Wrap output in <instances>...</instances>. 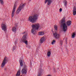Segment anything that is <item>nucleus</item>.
Here are the masks:
<instances>
[{"label": "nucleus", "mask_w": 76, "mask_h": 76, "mask_svg": "<svg viewBox=\"0 0 76 76\" xmlns=\"http://www.w3.org/2000/svg\"><path fill=\"white\" fill-rule=\"evenodd\" d=\"M39 16V12L35 13L33 16H30L28 19V20L31 23H35L36 20L38 19Z\"/></svg>", "instance_id": "nucleus-1"}, {"label": "nucleus", "mask_w": 76, "mask_h": 76, "mask_svg": "<svg viewBox=\"0 0 76 76\" xmlns=\"http://www.w3.org/2000/svg\"><path fill=\"white\" fill-rule=\"evenodd\" d=\"M32 28L31 30V32L33 34H36V32L35 31L36 30H37L39 29L40 25H39V24L38 23H35L33 24L31 26Z\"/></svg>", "instance_id": "nucleus-2"}, {"label": "nucleus", "mask_w": 76, "mask_h": 76, "mask_svg": "<svg viewBox=\"0 0 76 76\" xmlns=\"http://www.w3.org/2000/svg\"><path fill=\"white\" fill-rule=\"evenodd\" d=\"M65 17L63 18L61 20V27L62 28L63 31L65 32L67 30V25L65 23Z\"/></svg>", "instance_id": "nucleus-3"}, {"label": "nucleus", "mask_w": 76, "mask_h": 76, "mask_svg": "<svg viewBox=\"0 0 76 76\" xmlns=\"http://www.w3.org/2000/svg\"><path fill=\"white\" fill-rule=\"evenodd\" d=\"M25 6V3L21 4H20L19 7L18 8V9L16 11V14H18L19 13V12H20L22 9H23Z\"/></svg>", "instance_id": "nucleus-4"}, {"label": "nucleus", "mask_w": 76, "mask_h": 76, "mask_svg": "<svg viewBox=\"0 0 76 76\" xmlns=\"http://www.w3.org/2000/svg\"><path fill=\"white\" fill-rule=\"evenodd\" d=\"M17 7V3L15 2L14 5V6L13 7L12 11V17L13 18L14 16V15H15V12L16 11V9Z\"/></svg>", "instance_id": "nucleus-5"}, {"label": "nucleus", "mask_w": 76, "mask_h": 76, "mask_svg": "<svg viewBox=\"0 0 76 76\" xmlns=\"http://www.w3.org/2000/svg\"><path fill=\"white\" fill-rule=\"evenodd\" d=\"M24 68L23 69L21 70V72L22 74H26L27 73V69L28 68L27 66L25 65L24 66Z\"/></svg>", "instance_id": "nucleus-6"}, {"label": "nucleus", "mask_w": 76, "mask_h": 76, "mask_svg": "<svg viewBox=\"0 0 76 76\" xmlns=\"http://www.w3.org/2000/svg\"><path fill=\"white\" fill-rule=\"evenodd\" d=\"M7 57H5L4 58V59L2 61V64L1 65V67H3L4 66H5V64H6L7 62Z\"/></svg>", "instance_id": "nucleus-7"}, {"label": "nucleus", "mask_w": 76, "mask_h": 76, "mask_svg": "<svg viewBox=\"0 0 76 76\" xmlns=\"http://www.w3.org/2000/svg\"><path fill=\"white\" fill-rule=\"evenodd\" d=\"M53 35L55 38H56V39H59L60 37V35L57 33V32L53 34Z\"/></svg>", "instance_id": "nucleus-8"}, {"label": "nucleus", "mask_w": 76, "mask_h": 76, "mask_svg": "<svg viewBox=\"0 0 76 76\" xmlns=\"http://www.w3.org/2000/svg\"><path fill=\"white\" fill-rule=\"evenodd\" d=\"M2 29L4 31H6L7 30V26L6 24H2L1 25Z\"/></svg>", "instance_id": "nucleus-9"}, {"label": "nucleus", "mask_w": 76, "mask_h": 76, "mask_svg": "<svg viewBox=\"0 0 76 76\" xmlns=\"http://www.w3.org/2000/svg\"><path fill=\"white\" fill-rule=\"evenodd\" d=\"M42 72V68L41 67L39 68L38 69V72L37 74V76H41V72Z\"/></svg>", "instance_id": "nucleus-10"}, {"label": "nucleus", "mask_w": 76, "mask_h": 76, "mask_svg": "<svg viewBox=\"0 0 76 76\" xmlns=\"http://www.w3.org/2000/svg\"><path fill=\"white\" fill-rule=\"evenodd\" d=\"M45 41V38L44 37H42L40 40V42L41 44H42Z\"/></svg>", "instance_id": "nucleus-11"}, {"label": "nucleus", "mask_w": 76, "mask_h": 76, "mask_svg": "<svg viewBox=\"0 0 76 76\" xmlns=\"http://www.w3.org/2000/svg\"><path fill=\"white\" fill-rule=\"evenodd\" d=\"M48 1V5H50V4H51V0H45V3H47Z\"/></svg>", "instance_id": "nucleus-12"}, {"label": "nucleus", "mask_w": 76, "mask_h": 76, "mask_svg": "<svg viewBox=\"0 0 76 76\" xmlns=\"http://www.w3.org/2000/svg\"><path fill=\"white\" fill-rule=\"evenodd\" d=\"M27 35L26 34L25 35H24L22 38V41H26V40Z\"/></svg>", "instance_id": "nucleus-13"}, {"label": "nucleus", "mask_w": 76, "mask_h": 76, "mask_svg": "<svg viewBox=\"0 0 76 76\" xmlns=\"http://www.w3.org/2000/svg\"><path fill=\"white\" fill-rule=\"evenodd\" d=\"M73 15L75 16V15H76V7H74L73 8Z\"/></svg>", "instance_id": "nucleus-14"}, {"label": "nucleus", "mask_w": 76, "mask_h": 76, "mask_svg": "<svg viewBox=\"0 0 76 76\" xmlns=\"http://www.w3.org/2000/svg\"><path fill=\"white\" fill-rule=\"evenodd\" d=\"M17 47L16 46V45H14L13 46V47H12V51H13V52L15 51V50H16V49Z\"/></svg>", "instance_id": "nucleus-15"}, {"label": "nucleus", "mask_w": 76, "mask_h": 76, "mask_svg": "<svg viewBox=\"0 0 76 76\" xmlns=\"http://www.w3.org/2000/svg\"><path fill=\"white\" fill-rule=\"evenodd\" d=\"M72 21L70 20H68L67 22V24L68 26H70L71 25Z\"/></svg>", "instance_id": "nucleus-16"}, {"label": "nucleus", "mask_w": 76, "mask_h": 76, "mask_svg": "<svg viewBox=\"0 0 76 76\" xmlns=\"http://www.w3.org/2000/svg\"><path fill=\"white\" fill-rule=\"evenodd\" d=\"M76 35V33L75 32H73L72 35L71 36V37L72 38H74Z\"/></svg>", "instance_id": "nucleus-17"}, {"label": "nucleus", "mask_w": 76, "mask_h": 76, "mask_svg": "<svg viewBox=\"0 0 76 76\" xmlns=\"http://www.w3.org/2000/svg\"><path fill=\"white\" fill-rule=\"evenodd\" d=\"M19 61L20 62V66H21V67H22V66H23V61H22V60H19Z\"/></svg>", "instance_id": "nucleus-18"}, {"label": "nucleus", "mask_w": 76, "mask_h": 76, "mask_svg": "<svg viewBox=\"0 0 76 76\" xmlns=\"http://www.w3.org/2000/svg\"><path fill=\"white\" fill-rule=\"evenodd\" d=\"M45 34V33L44 31H40L39 33V35H43Z\"/></svg>", "instance_id": "nucleus-19"}, {"label": "nucleus", "mask_w": 76, "mask_h": 76, "mask_svg": "<svg viewBox=\"0 0 76 76\" xmlns=\"http://www.w3.org/2000/svg\"><path fill=\"white\" fill-rule=\"evenodd\" d=\"M12 31L14 32H16V28L15 27H13L12 29Z\"/></svg>", "instance_id": "nucleus-20"}, {"label": "nucleus", "mask_w": 76, "mask_h": 76, "mask_svg": "<svg viewBox=\"0 0 76 76\" xmlns=\"http://www.w3.org/2000/svg\"><path fill=\"white\" fill-rule=\"evenodd\" d=\"M51 55V52L49 51L47 53V56L48 57H50Z\"/></svg>", "instance_id": "nucleus-21"}, {"label": "nucleus", "mask_w": 76, "mask_h": 76, "mask_svg": "<svg viewBox=\"0 0 76 76\" xmlns=\"http://www.w3.org/2000/svg\"><path fill=\"white\" fill-rule=\"evenodd\" d=\"M64 6L65 7H67V1H66V0H64Z\"/></svg>", "instance_id": "nucleus-22"}, {"label": "nucleus", "mask_w": 76, "mask_h": 76, "mask_svg": "<svg viewBox=\"0 0 76 76\" xmlns=\"http://www.w3.org/2000/svg\"><path fill=\"white\" fill-rule=\"evenodd\" d=\"M0 3L1 4H4V2L3 0H0Z\"/></svg>", "instance_id": "nucleus-23"}, {"label": "nucleus", "mask_w": 76, "mask_h": 76, "mask_svg": "<svg viewBox=\"0 0 76 76\" xmlns=\"http://www.w3.org/2000/svg\"><path fill=\"white\" fill-rule=\"evenodd\" d=\"M56 44V41L55 40H53L52 42V44L53 45V44Z\"/></svg>", "instance_id": "nucleus-24"}, {"label": "nucleus", "mask_w": 76, "mask_h": 76, "mask_svg": "<svg viewBox=\"0 0 76 76\" xmlns=\"http://www.w3.org/2000/svg\"><path fill=\"white\" fill-rule=\"evenodd\" d=\"M23 42L24 43H25L26 45H28V41L27 40H25L24 41H23Z\"/></svg>", "instance_id": "nucleus-25"}, {"label": "nucleus", "mask_w": 76, "mask_h": 76, "mask_svg": "<svg viewBox=\"0 0 76 76\" xmlns=\"http://www.w3.org/2000/svg\"><path fill=\"white\" fill-rule=\"evenodd\" d=\"M54 28L55 30L56 31H57V26H54Z\"/></svg>", "instance_id": "nucleus-26"}, {"label": "nucleus", "mask_w": 76, "mask_h": 76, "mask_svg": "<svg viewBox=\"0 0 76 76\" xmlns=\"http://www.w3.org/2000/svg\"><path fill=\"white\" fill-rule=\"evenodd\" d=\"M60 45H63V42H62V41H60Z\"/></svg>", "instance_id": "nucleus-27"}, {"label": "nucleus", "mask_w": 76, "mask_h": 76, "mask_svg": "<svg viewBox=\"0 0 76 76\" xmlns=\"http://www.w3.org/2000/svg\"><path fill=\"white\" fill-rule=\"evenodd\" d=\"M18 43V41H15V45H16V44H17V43Z\"/></svg>", "instance_id": "nucleus-28"}, {"label": "nucleus", "mask_w": 76, "mask_h": 76, "mask_svg": "<svg viewBox=\"0 0 76 76\" xmlns=\"http://www.w3.org/2000/svg\"><path fill=\"white\" fill-rule=\"evenodd\" d=\"M59 11L60 12H61L62 11V8H61L59 9Z\"/></svg>", "instance_id": "nucleus-29"}, {"label": "nucleus", "mask_w": 76, "mask_h": 76, "mask_svg": "<svg viewBox=\"0 0 76 76\" xmlns=\"http://www.w3.org/2000/svg\"><path fill=\"white\" fill-rule=\"evenodd\" d=\"M26 33V32L25 31V32H24L23 33V34H25V33Z\"/></svg>", "instance_id": "nucleus-30"}, {"label": "nucleus", "mask_w": 76, "mask_h": 76, "mask_svg": "<svg viewBox=\"0 0 76 76\" xmlns=\"http://www.w3.org/2000/svg\"><path fill=\"white\" fill-rule=\"evenodd\" d=\"M51 32H53V30L52 29L51 31Z\"/></svg>", "instance_id": "nucleus-31"}]
</instances>
